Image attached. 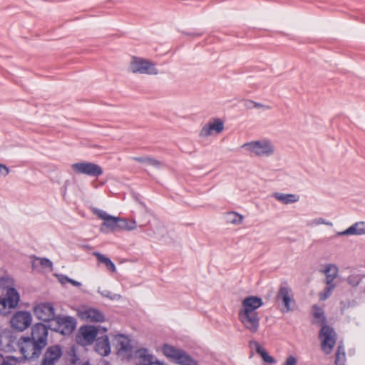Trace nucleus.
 I'll list each match as a JSON object with an SVG mask.
<instances>
[{"mask_svg": "<svg viewBox=\"0 0 365 365\" xmlns=\"http://www.w3.org/2000/svg\"><path fill=\"white\" fill-rule=\"evenodd\" d=\"M77 317L82 321L91 323H102L106 317L100 309L86 305H81L76 309Z\"/></svg>", "mask_w": 365, "mask_h": 365, "instance_id": "10", "label": "nucleus"}, {"mask_svg": "<svg viewBox=\"0 0 365 365\" xmlns=\"http://www.w3.org/2000/svg\"><path fill=\"white\" fill-rule=\"evenodd\" d=\"M344 356V353H341L340 348H339L336 356V363L338 364L340 362L341 359H343Z\"/></svg>", "mask_w": 365, "mask_h": 365, "instance_id": "38", "label": "nucleus"}, {"mask_svg": "<svg viewBox=\"0 0 365 365\" xmlns=\"http://www.w3.org/2000/svg\"><path fill=\"white\" fill-rule=\"evenodd\" d=\"M94 214L101 219L103 222L100 230L103 233L113 232L118 230V217L110 215L101 210H94Z\"/></svg>", "mask_w": 365, "mask_h": 365, "instance_id": "15", "label": "nucleus"}, {"mask_svg": "<svg viewBox=\"0 0 365 365\" xmlns=\"http://www.w3.org/2000/svg\"><path fill=\"white\" fill-rule=\"evenodd\" d=\"M112 345L117 355L121 359H129L133 352L134 345L131 337L120 332L110 333Z\"/></svg>", "mask_w": 365, "mask_h": 365, "instance_id": "7", "label": "nucleus"}, {"mask_svg": "<svg viewBox=\"0 0 365 365\" xmlns=\"http://www.w3.org/2000/svg\"><path fill=\"white\" fill-rule=\"evenodd\" d=\"M98 334V328L92 324H84L79 327L76 334V342L83 346L93 344Z\"/></svg>", "mask_w": 365, "mask_h": 365, "instance_id": "12", "label": "nucleus"}, {"mask_svg": "<svg viewBox=\"0 0 365 365\" xmlns=\"http://www.w3.org/2000/svg\"><path fill=\"white\" fill-rule=\"evenodd\" d=\"M246 106L250 109L256 108L262 110H268L271 109V106L269 105L257 103L253 101H248L246 103Z\"/></svg>", "mask_w": 365, "mask_h": 365, "instance_id": "33", "label": "nucleus"}, {"mask_svg": "<svg viewBox=\"0 0 365 365\" xmlns=\"http://www.w3.org/2000/svg\"><path fill=\"white\" fill-rule=\"evenodd\" d=\"M138 365H167L163 361L158 359L147 349H139L137 352Z\"/></svg>", "mask_w": 365, "mask_h": 365, "instance_id": "21", "label": "nucleus"}, {"mask_svg": "<svg viewBox=\"0 0 365 365\" xmlns=\"http://www.w3.org/2000/svg\"><path fill=\"white\" fill-rule=\"evenodd\" d=\"M138 228V223L133 218H120L118 217V230L133 231Z\"/></svg>", "mask_w": 365, "mask_h": 365, "instance_id": "28", "label": "nucleus"}, {"mask_svg": "<svg viewBox=\"0 0 365 365\" xmlns=\"http://www.w3.org/2000/svg\"><path fill=\"white\" fill-rule=\"evenodd\" d=\"M6 361V356L4 357L1 354H0V365H4Z\"/></svg>", "mask_w": 365, "mask_h": 365, "instance_id": "42", "label": "nucleus"}, {"mask_svg": "<svg viewBox=\"0 0 365 365\" xmlns=\"http://www.w3.org/2000/svg\"><path fill=\"white\" fill-rule=\"evenodd\" d=\"M111 345L110 334L103 335L96 339L94 350L99 355L107 356L111 353Z\"/></svg>", "mask_w": 365, "mask_h": 365, "instance_id": "22", "label": "nucleus"}, {"mask_svg": "<svg viewBox=\"0 0 365 365\" xmlns=\"http://www.w3.org/2000/svg\"><path fill=\"white\" fill-rule=\"evenodd\" d=\"M97 259L99 262L103 263L108 270L110 272H115V264L106 257L104 255L97 254L96 255Z\"/></svg>", "mask_w": 365, "mask_h": 365, "instance_id": "32", "label": "nucleus"}, {"mask_svg": "<svg viewBox=\"0 0 365 365\" xmlns=\"http://www.w3.org/2000/svg\"><path fill=\"white\" fill-rule=\"evenodd\" d=\"M83 365H88V364H83Z\"/></svg>", "mask_w": 365, "mask_h": 365, "instance_id": "43", "label": "nucleus"}, {"mask_svg": "<svg viewBox=\"0 0 365 365\" xmlns=\"http://www.w3.org/2000/svg\"><path fill=\"white\" fill-rule=\"evenodd\" d=\"M71 172L75 175H85L98 178L103 173V168L98 164L88 161H78L70 166Z\"/></svg>", "mask_w": 365, "mask_h": 365, "instance_id": "9", "label": "nucleus"}, {"mask_svg": "<svg viewBox=\"0 0 365 365\" xmlns=\"http://www.w3.org/2000/svg\"><path fill=\"white\" fill-rule=\"evenodd\" d=\"M33 313L36 318L43 322L52 323L56 317L55 309L50 302H38L32 308Z\"/></svg>", "mask_w": 365, "mask_h": 365, "instance_id": "13", "label": "nucleus"}, {"mask_svg": "<svg viewBox=\"0 0 365 365\" xmlns=\"http://www.w3.org/2000/svg\"><path fill=\"white\" fill-rule=\"evenodd\" d=\"M4 283L10 284L11 280L9 278H1L0 286ZM20 302V294L19 292L11 286L7 285L4 287L0 294V315L6 317L9 315L13 309L18 307Z\"/></svg>", "mask_w": 365, "mask_h": 365, "instance_id": "3", "label": "nucleus"}, {"mask_svg": "<svg viewBox=\"0 0 365 365\" xmlns=\"http://www.w3.org/2000/svg\"><path fill=\"white\" fill-rule=\"evenodd\" d=\"M30 263L34 270L42 273L51 272L53 269L52 262L47 258L38 257L32 255L30 257Z\"/></svg>", "mask_w": 365, "mask_h": 365, "instance_id": "19", "label": "nucleus"}, {"mask_svg": "<svg viewBox=\"0 0 365 365\" xmlns=\"http://www.w3.org/2000/svg\"><path fill=\"white\" fill-rule=\"evenodd\" d=\"M300 359L299 354L297 352H289L284 359L282 365H298Z\"/></svg>", "mask_w": 365, "mask_h": 365, "instance_id": "30", "label": "nucleus"}, {"mask_svg": "<svg viewBox=\"0 0 365 365\" xmlns=\"http://www.w3.org/2000/svg\"><path fill=\"white\" fill-rule=\"evenodd\" d=\"M48 331L43 323L36 324L30 335L21 336L16 344L21 359L31 361L38 358L47 343Z\"/></svg>", "mask_w": 365, "mask_h": 365, "instance_id": "1", "label": "nucleus"}, {"mask_svg": "<svg viewBox=\"0 0 365 365\" xmlns=\"http://www.w3.org/2000/svg\"><path fill=\"white\" fill-rule=\"evenodd\" d=\"M278 299L282 302V311L287 312L296 308L292 290L286 287H281L278 293Z\"/></svg>", "mask_w": 365, "mask_h": 365, "instance_id": "18", "label": "nucleus"}, {"mask_svg": "<svg viewBox=\"0 0 365 365\" xmlns=\"http://www.w3.org/2000/svg\"><path fill=\"white\" fill-rule=\"evenodd\" d=\"M319 339L323 351L327 354H330L336 341L333 330L329 327L324 326L320 331Z\"/></svg>", "mask_w": 365, "mask_h": 365, "instance_id": "17", "label": "nucleus"}, {"mask_svg": "<svg viewBox=\"0 0 365 365\" xmlns=\"http://www.w3.org/2000/svg\"><path fill=\"white\" fill-rule=\"evenodd\" d=\"M96 327L98 328V333L99 332L106 333L108 330V328L106 327H102V326H96Z\"/></svg>", "mask_w": 365, "mask_h": 365, "instance_id": "40", "label": "nucleus"}, {"mask_svg": "<svg viewBox=\"0 0 365 365\" xmlns=\"http://www.w3.org/2000/svg\"><path fill=\"white\" fill-rule=\"evenodd\" d=\"M364 235H365V222L361 221L351 225L343 231L337 232L336 233V237H340L344 236Z\"/></svg>", "mask_w": 365, "mask_h": 365, "instance_id": "24", "label": "nucleus"}, {"mask_svg": "<svg viewBox=\"0 0 365 365\" xmlns=\"http://www.w3.org/2000/svg\"><path fill=\"white\" fill-rule=\"evenodd\" d=\"M252 347L259 356L264 365H275L277 364L275 357L263 346L257 342H255Z\"/></svg>", "mask_w": 365, "mask_h": 365, "instance_id": "25", "label": "nucleus"}, {"mask_svg": "<svg viewBox=\"0 0 365 365\" xmlns=\"http://www.w3.org/2000/svg\"><path fill=\"white\" fill-rule=\"evenodd\" d=\"M336 279V277H335L325 276V279H324L325 287L319 293V300L324 301V300L327 299L332 294L334 289L337 286Z\"/></svg>", "mask_w": 365, "mask_h": 365, "instance_id": "26", "label": "nucleus"}, {"mask_svg": "<svg viewBox=\"0 0 365 365\" xmlns=\"http://www.w3.org/2000/svg\"><path fill=\"white\" fill-rule=\"evenodd\" d=\"M32 322V316L26 311H19L12 315L10 319L11 327L19 331H24L30 327Z\"/></svg>", "mask_w": 365, "mask_h": 365, "instance_id": "16", "label": "nucleus"}, {"mask_svg": "<svg viewBox=\"0 0 365 365\" xmlns=\"http://www.w3.org/2000/svg\"><path fill=\"white\" fill-rule=\"evenodd\" d=\"M263 304L262 298L248 296L242 300L239 311V319L244 327L255 333L259 326V317L257 310Z\"/></svg>", "mask_w": 365, "mask_h": 365, "instance_id": "2", "label": "nucleus"}, {"mask_svg": "<svg viewBox=\"0 0 365 365\" xmlns=\"http://www.w3.org/2000/svg\"><path fill=\"white\" fill-rule=\"evenodd\" d=\"M321 272L325 276L337 277L339 274V268L334 264H327L322 267Z\"/></svg>", "mask_w": 365, "mask_h": 365, "instance_id": "29", "label": "nucleus"}, {"mask_svg": "<svg viewBox=\"0 0 365 365\" xmlns=\"http://www.w3.org/2000/svg\"><path fill=\"white\" fill-rule=\"evenodd\" d=\"M247 153L255 157H269L276 153V147L274 143L268 138L253 140L244 143L242 145Z\"/></svg>", "mask_w": 365, "mask_h": 365, "instance_id": "6", "label": "nucleus"}, {"mask_svg": "<svg viewBox=\"0 0 365 365\" xmlns=\"http://www.w3.org/2000/svg\"><path fill=\"white\" fill-rule=\"evenodd\" d=\"M10 173L11 170L7 165L3 163H0V178H4L7 177Z\"/></svg>", "mask_w": 365, "mask_h": 365, "instance_id": "35", "label": "nucleus"}, {"mask_svg": "<svg viewBox=\"0 0 365 365\" xmlns=\"http://www.w3.org/2000/svg\"><path fill=\"white\" fill-rule=\"evenodd\" d=\"M312 313L315 323L322 324L324 322L325 317L322 308L314 306Z\"/></svg>", "mask_w": 365, "mask_h": 365, "instance_id": "31", "label": "nucleus"}, {"mask_svg": "<svg viewBox=\"0 0 365 365\" xmlns=\"http://www.w3.org/2000/svg\"><path fill=\"white\" fill-rule=\"evenodd\" d=\"M273 197L283 205L297 203L300 200V196L295 193H283L275 192L272 194Z\"/></svg>", "mask_w": 365, "mask_h": 365, "instance_id": "27", "label": "nucleus"}, {"mask_svg": "<svg viewBox=\"0 0 365 365\" xmlns=\"http://www.w3.org/2000/svg\"><path fill=\"white\" fill-rule=\"evenodd\" d=\"M149 157L135 158V160L139 163L147 164Z\"/></svg>", "mask_w": 365, "mask_h": 365, "instance_id": "39", "label": "nucleus"}, {"mask_svg": "<svg viewBox=\"0 0 365 365\" xmlns=\"http://www.w3.org/2000/svg\"><path fill=\"white\" fill-rule=\"evenodd\" d=\"M76 319L71 316L58 315L50 324V328L63 335H69L76 329Z\"/></svg>", "mask_w": 365, "mask_h": 365, "instance_id": "11", "label": "nucleus"}, {"mask_svg": "<svg viewBox=\"0 0 365 365\" xmlns=\"http://www.w3.org/2000/svg\"><path fill=\"white\" fill-rule=\"evenodd\" d=\"M312 224L315 226L324 225L328 227H332L333 222L323 217H318L312 220Z\"/></svg>", "mask_w": 365, "mask_h": 365, "instance_id": "34", "label": "nucleus"}, {"mask_svg": "<svg viewBox=\"0 0 365 365\" xmlns=\"http://www.w3.org/2000/svg\"><path fill=\"white\" fill-rule=\"evenodd\" d=\"M158 350L168 361L178 365H197V361L185 350L170 343L162 344Z\"/></svg>", "mask_w": 365, "mask_h": 365, "instance_id": "4", "label": "nucleus"}, {"mask_svg": "<svg viewBox=\"0 0 365 365\" xmlns=\"http://www.w3.org/2000/svg\"><path fill=\"white\" fill-rule=\"evenodd\" d=\"M56 279L61 284H65L66 283L68 282L69 279L64 276L61 274H55Z\"/></svg>", "mask_w": 365, "mask_h": 365, "instance_id": "37", "label": "nucleus"}, {"mask_svg": "<svg viewBox=\"0 0 365 365\" xmlns=\"http://www.w3.org/2000/svg\"><path fill=\"white\" fill-rule=\"evenodd\" d=\"M16 337L12 331L4 329L0 332V350L11 352L15 350L14 340Z\"/></svg>", "mask_w": 365, "mask_h": 365, "instance_id": "20", "label": "nucleus"}, {"mask_svg": "<svg viewBox=\"0 0 365 365\" xmlns=\"http://www.w3.org/2000/svg\"><path fill=\"white\" fill-rule=\"evenodd\" d=\"M147 164L149 165L156 167V168H160L162 165V163L160 161H159L156 159L152 158H149L148 162L147 163Z\"/></svg>", "mask_w": 365, "mask_h": 365, "instance_id": "36", "label": "nucleus"}, {"mask_svg": "<svg viewBox=\"0 0 365 365\" xmlns=\"http://www.w3.org/2000/svg\"><path fill=\"white\" fill-rule=\"evenodd\" d=\"M63 351L58 345L48 346L43 352L40 365H61Z\"/></svg>", "mask_w": 365, "mask_h": 365, "instance_id": "14", "label": "nucleus"}, {"mask_svg": "<svg viewBox=\"0 0 365 365\" xmlns=\"http://www.w3.org/2000/svg\"><path fill=\"white\" fill-rule=\"evenodd\" d=\"M225 119L221 117L210 118L200 129L198 135L202 140L216 137L225 130Z\"/></svg>", "mask_w": 365, "mask_h": 365, "instance_id": "8", "label": "nucleus"}, {"mask_svg": "<svg viewBox=\"0 0 365 365\" xmlns=\"http://www.w3.org/2000/svg\"><path fill=\"white\" fill-rule=\"evenodd\" d=\"M126 70L133 75L155 76L158 74V69L154 62L138 56H130Z\"/></svg>", "mask_w": 365, "mask_h": 365, "instance_id": "5", "label": "nucleus"}, {"mask_svg": "<svg viewBox=\"0 0 365 365\" xmlns=\"http://www.w3.org/2000/svg\"><path fill=\"white\" fill-rule=\"evenodd\" d=\"M223 220L225 223L227 225L239 227L244 224L245 217L240 212L230 210L223 214Z\"/></svg>", "mask_w": 365, "mask_h": 365, "instance_id": "23", "label": "nucleus"}, {"mask_svg": "<svg viewBox=\"0 0 365 365\" xmlns=\"http://www.w3.org/2000/svg\"><path fill=\"white\" fill-rule=\"evenodd\" d=\"M68 282L75 287H80L81 285V284L80 282L73 280V279H69Z\"/></svg>", "mask_w": 365, "mask_h": 365, "instance_id": "41", "label": "nucleus"}]
</instances>
